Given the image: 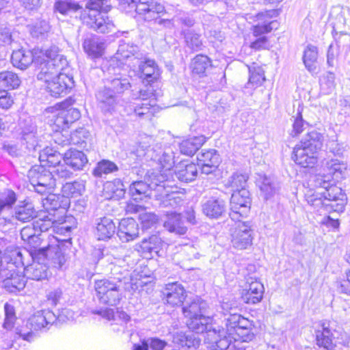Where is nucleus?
<instances>
[{
	"label": "nucleus",
	"mask_w": 350,
	"mask_h": 350,
	"mask_svg": "<svg viewBox=\"0 0 350 350\" xmlns=\"http://www.w3.org/2000/svg\"><path fill=\"white\" fill-rule=\"evenodd\" d=\"M40 162H46L49 164L50 169L55 167L59 163H61V159H63L62 154L51 148H46L40 154Z\"/></svg>",
	"instance_id": "53"
},
{
	"label": "nucleus",
	"mask_w": 350,
	"mask_h": 350,
	"mask_svg": "<svg viewBox=\"0 0 350 350\" xmlns=\"http://www.w3.org/2000/svg\"><path fill=\"white\" fill-rule=\"evenodd\" d=\"M83 48L90 57L96 59L103 55L105 44L96 36H91L84 40Z\"/></svg>",
	"instance_id": "37"
},
{
	"label": "nucleus",
	"mask_w": 350,
	"mask_h": 350,
	"mask_svg": "<svg viewBox=\"0 0 350 350\" xmlns=\"http://www.w3.org/2000/svg\"><path fill=\"white\" fill-rule=\"evenodd\" d=\"M63 194L67 197L81 196L85 191V184L82 180L66 183L62 188Z\"/></svg>",
	"instance_id": "54"
},
{
	"label": "nucleus",
	"mask_w": 350,
	"mask_h": 350,
	"mask_svg": "<svg viewBox=\"0 0 350 350\" xmlns=\"http://www.w3.org/2000/svg\"><path fill=\"white\" fill-rule=\"evenodd\" d=\"M90 137L89 131L84 128H79L73 131L70 137L68 138L65 137L64 139H62V137H64L63 135L60 133H57L55 135V141L57 144L64 146L69 144H82L85 143V141Z\"/></svg>",
	"instance_id": "34"
},
{
	"label": "nucleus",
	"mask_w": 350,
	"mask_h": 350,
	"mask_svg": "<svg viewBox=\"0 0 350 350\" xmlns=\"http://www.w3.org/2000/svg\"><path fill=\"white\" fill-rule=\"evenodd\" d=\"M125 193V187L119 178L109 181L103 185V196L106 199H120Z\"/></svg>",
	"instance_id": "39"
},
{
	"label": "nucleus",
	"mask_w": 350,
	"mask_h": 350,
	"mask_svg": "<svg viewBox=\"0 0 350 350\" xmlns=\"http://www.w3.org/2000/svg\"><path fill=\"white\" fill-rule=\"evenodd\" d=\"M116 225L113 220L108 217H103L96 223V234L98 240H107L113 237L116 232Z\"/></svg>",
	"instance_id": "38"
},
{
	"label": "nucleus",
	"mask_w": 350,
	"mask_h": 350,
	"mask_svg": "<svg viewBox=\"0 0 350 350\" xmlns=\"http://www.w3.org/2000/svg\"><path fill=\"white\" fill-rule=\"evenodd\" d=\"M254 229L250 221H239L231 230L232 246L238 250H245L252 245Z\"/></svg>",
	"instance_id": "19"
},
{
	"label": "nucleus",
	"mask_w": 350,
	"mask_h": 350,
	"mask_svg": "<svg viewBox=\"0 0 350 350\" xmlns=\"http://www.w3.org/2000/svg\"><path fill=\"white\" fill-rule=\"evenodd\" d=\"M21 83L18 76L12 71H3L0 72V88L16 89Z\"/></svg>",
	"instance_id": "51"
},
{
	"label": "nucleus",
	"mask_w": 350,
	"mask_h": 350,
	"mask_svg": "<svg viewBox=\"0 0 350 350\" xmlns=\"http://www.w3.org/2000/svg\"><path fill=\"white\" fill-rule=\"evenodd\" d=\"M118 282H121V290L124 289L133 294L138 289V284L136 281L130 276L128 271L120 273V276H116Z\"/></svg>",
	"instance_id": "60"
},
{
	"label": "nucleus",
	"mask_w": 350,
	"mask_h": 350,
	"mask_svg": "<svg viewBox=\"0 0 350 350\" xmlns=\"http://www.w3.org/2000/svg\"><path fill=\"white\" fill-rule=\"evenodd\" d=\"M164 242L157 235H152L148 239H144L141 243L135 245V250L141 252L146 258L153 257L154 254H159L160 250L164 245Z\"/></svg>",
	"instance_id": "27"
},
{
	"label": "nucleus",
	"mask_w": 350,
	"mask_h": 350,
	"mask_svg": "<svg viewBox=\"0 0 350 350\" xmlns=\"http://www.w3.org/2000/svg\"><path fill=\"white\" fill-rule=\"evenodd\" d=\"M320 88L323 94L332 92L336 88L335 75L332 72H326L319 79Z\"/></svg>",
	"instance_id": "57"
},
{
	"label": "nucleus",
	"mask_w": 350,
	"mask_h": 350,
	"mask_svg": "<svg viewBox=\"0 0 350 350\" xmlns=\"http://www.w3.org/2000/svg\"><path fill=\"white\" fill-rule=\"evenodd\" d=\"M171 148H166L163 152L151 149L146 153V157L156 161L159 170L152 169L146 173L143 181L133 182L129 187V193L133 200L140 199V196L146 194L148 189L154 191V196L161 201L164 207H175L181 201L177 196L176 187L169 185V176L172 175L171 168L174 165L172 156L170 154Z\"/></svg>",
	"instance_id": "1"
},
{
	"label": "nucleus",
	"mask_w": 350,
	"mask_h": 350,
	"mask_svg": "<svg viewBox=\"0 0 350 350\" xmlns=\"http://www.w3.org/2000/svg\"><path fill=\"white\" fill-rule=\"evenodd\" d=\"M93 314L100 315L102 318L108 321L111 319H118L124 323H128L131 320L130 316L123 310H116V313L113 309L105 308L102 310H95L92 311Z\"/></svg>",
	"instance_id": "49"
},
{
	"label": "nucleus",
	"mask_w": 350,
	"mask_h": 350,
	"mask_svg": "<svg viewBox=\"0 0 350 350\" xmlns=\"http://www.w3.org/2000/svg\"><path fill=\"white\" fill-rule=\"evenodd\" d=\"M167 219L164 221L163 226L169 232L176 234H185L187 228L184 225V222L180 214L170 213L167 214Z\"/></svg>",
	"instance_id": "36"
},
{
	"label": "nucleus",
	"mask_w": 350,
	"mask_h": 350,
	"mask_svg": "<svg viewBox=\"0 0 350 350\" xmlns=\"http://www.w3.org/2000/svg\"><path fill=\"white\" fill-rule=\"evenodd\" d=\"M118 68L112 66L109 72L113 73L114 77L107 79L105 86L99 90L96 95L100 107L105 111L110 112L117 105L116 94H122L131 87L129 77L120 72H116Z\"/></svg>",
	"instance_id": "6"
},
{
	"label": "nucleus",
	"mask_w": 350,
	"mask_h": 350,
	"mask_svg": "<svg viewBox=\"0 0 350 350\" xmlns=\"http://www.w3.org/2000/svg\"><path fill=\"white\" fill-rule=\"evenodd\" d=\"M70 169L68 165L66 164L64 161L57 165L55 167L51 168V170L56 182L59 179L70 178L73 174Z\"/></svg>",
	"instance_id": "61"
},
{
	"label": "nucleus",
	"mask_w": 350,
	"mask_h": 350,
	"mask_svg": "<svg viewBox=\"0 0 350 350\" xmlns=\"http://www.w3.org/2000/svg\"><path fill=\"white\" fill-rule=\"evenodd\" d=\"M36 210L31 203L19 204L14 208L12 217L21 222H27L35 217H37Z\"/></svg>",
	"instance_id": "44"
},
{
	"label": "nucleus",
	"mask_w": 350,
	"mask_h": 350,
	"mask_svg": "<svg viewBox=\"0 0 350 350\" xmlns=\"http://www.w3.org/2000/svg\"><path fill=\"white\" fill-rule=\"evenodd\" d=\"M139 72H141L140 77L146 80L148 83L157 80L160 75L159 69L154 60L147 59L137 64Z\"/></svg>",
	"instance_id": "35"
},
{
	"label": "nucleus",
	"mask_w": 350,
	"mask_h": 350,
	"mask_svg": "<svg viewBox=\"0 0 350 350\" xmlns=\"http://www.w3.org/2000/svg\"><path fill=\"white\" fill-rule=\"evenodd\" d=\"M277 14L276 10H271L257 14L256 21L258 24L253 27L254 36H260L262 34L270 32L273 29H276L278 23L275 20L271 18L275 16Z\"/></svg>",
	"instance_id": "23"
},
{
	"label": "nucleus",
	"mask_w": 350,
	"mask_h": 350,
	"mask_svg": "<svg viewBox=\"0 0 350 350\" xmlns=\"http://www.w3.org/2000/svg\"><path fill=\"white\" fill-rule=\"evenodd\" d=\"M46 113L51 125L57 133L60 130H65L69 128L70 124L78 120L81 117L79 110L76 108L66 107V103L57 104L53 107H49Z\"/></svg>",
	"instance_id": "11"
},
{
	"label": "nucleus",
	"mask_w": 350,
	"mask_h": 350,
	"mask_svg": "<svg viewBox=\"0 0 350 350\" xmlns=\"http://www.w3.org/2000/svg\"><path fill=\"white\" fill-rule=\"evenodd\" d=\"M36 249L29 251L26 249L15 248L10 250L5 256L6 259H15L22 261L23 273L27 279L34 280H41L47 278L48 269L46 263L42 259H36L33 258L36 254Z\"/></svg>",
	"instance_id": "8"
},
{
	"label": "nucleus",
	"mask_w": 350,
	"mask_h": 350,
	"mask_svg": "<svg viewBox=\"0 0 350 350\" xmlns=\"http://www.w3.org/2000/svg\"><path fill=\"white\" fill-rule=\"evenodd\" d=\"M350 335L340 327L334 329L329 324H323V330L317 333V343L326 350H332L336 344L346 345L349 342Z\"/></svg>",
	"instance_id": "15"
},
{
	"label": "nucleus",
	"mask_w": 350,
	"mask_h": 350,
	"mask_svg": "<svg viewBox=\"0 0 350 350\" xmlns=\"http://www.w3.org/2000/svg\"><path fill=\"white\" fill-rule=\"evenodd\" d=\"M36 126L30 121L29 124L22 129V137L29 148H35L37 145Z\"/></svg>",
	"instance_id": "58"
},
{
	"label": "nucleus",
	"mask_w": 350,
	"mask_h": 350,
	"mask_svg": "<svg viewBox=\"0 0 350 350\" xmlns=\"http://www.w3.org/2000/svg\"><path fill=\"white\" fill-rule=\"evenodd\" d=\"M43 62L40 63V72L38 79L45 82L46 89L52 96L59 97L67 94L72 87V77L64 72L67 68L68 61L59 53L55 46L41 51Z\"/></svg>",
	"instance_id": "2"
},
{
	"label": "nucleus",
	"mask_w": 350,
	"mask_h": 350,
	"mask_svg": "<svg viewBox=\"0 0 350 350\" xmlns=\"http://www.w3.org/2000/svg\"><path fill=\"white\" fill-rule=\"evenodd\" d=\"M250 78L247 83V88H256L265 81V71L260 66L253 64L249 67Z\"/></svg>",
	"instance_id": "48"
},
{
	"label": "nucleus",
	"mask_w": 350,
	"mask_h": 350,
	"mask_svg": "<svg viewBox=\"0 0 350 350\" xmlns=\"http://www.w3.org/2000/svg\"><path fill=\"white\" fill-rule=\"evenodd\" d=\"M334 178L327 171L323 170L321 167L319 172L312 177V185L317 188H322L325 191L330 187Z\"/></svg>",
	"instance_id": "52"
},
{
	"label": "nucleus",
	"mask_w": 350,
	"mask_h": 350,
	"mask_svg": "<svg viewBox=\"0 0 350 350\" xmlns=\"http://www.w3.org/2000/svg\"><path fill=\"white\" fill-rule=\"evenodd\" d=\"M63 160L73 170H80L88 163L86 155L81 151L69 149L63 157Z\"/></svg>",
	"instance_id": "33"
},
{
	"label": "nucleus",
	"mask_w": 350,
	"mask_h": 350,
	"mask_svg": "<svg viewBox=\"0 0 350 350\" xmlns=\"http://www.w3.org/2000/svg\"><path fill=\"white\" fill-rule=\"evenodd\" d=\"M293 159L301 167H312L318 162V152L297 144L293 150Z\"/></svg>",
	"instance_id": "24"
},
{
	"label": "nucleus",
	"mask_w": 350,
	"mask_h": 350,
	"mask_svg": "<svg viewBox=\"0 0 350 350\" xmlns=\"http://www.w3.org/2000/svg\"><path fill=\"white\" fill-rule=\"evenodd\" d=\"M4 311L5 318L3 323V327L7 331H11L14 327L17 319L15 309L13 306L6 303L4 305Z\"/></svg>",
	"instance_id": "59"
},
{
	"label": "nucleus",
	"mask_w": 350,
	"mask_h": 350,
	"mask_svg": "<svg viewBox=\"0 0 350 350\" xmlns=\"http://www.w3.org/2000/svg\"><path fill=\"white\" fill-rule=\"evenodd\" d=\"M23 262L15 259H1L0 265V280L4 287L11 293L23 289L26 284V276L23 273Z\"/></svg>",
	"instance_id": "9"
},
{
	"label": "nucleus",
	"mask_w": 350,
	"mask_h": 350,
	"mask_svg": "<svg viewBox=\"0 0 350 350\" xmlns=\"http://www.w3.org/2000/svg\"><path fill=\"white\" fill-rule=\"evenodd\" d=\"M156 96L151 85L139 90V99L126 109L128 115L133 113L139 118H150L157 111Z\"/></svg>",
	"instance_id": "13"
},
{
	"label": "nucleus",
	"mask_w": 350,
	"mask_h": 350,
	"mask_svg": "<svg viewBox=\"0 0 350 350\" xmlns=\"http://www.w3.org/2000/svg\"><path fill=\"white\" fill-rule=\"evenodd\" d=\"M187 319L188 328L196 334H206L205 338L216 336L221 332L219 326L208 312V304L199 297L192 299L182 308Z\"/></svg>",
	"instance_id": "3"
},
{
	"label": "nucleus",
	"mask_w": 350,
	"mask_h": 350,
	"mask_svg": "<svg viewBox=\"0 0 350 350\" xmlns=\"http://www.w3.org/2000/svg\"><path fill=\"white\" fill-rule=\"evenodd\" d=\"M317 47L311 44H308L304 51L303 62L306 68L310 72H314L317 70Z\"/></svg>",
	"instance_id": "47"
},
{
	"label": "nucleus",
	"mask_w": 350,
	"mask_h": 350,
	"mask_svg": "<svg viewBox=\"0 0 350 350\" xmlns=\"http://www.w3.org/2000/svg\"><path fill=\"white\" fill-rule=\"evenodd\" d=\"M28 177L36 192L44 193L56 186V182L51 169L43 165L33 166L28 172Z\"/></svg>",
	"instance_id": "18"
},
{
	"label": "nucleus",
	"mask_w": 350,
	"mask_h": 350,
	"mask_svg": "<svg viewBox=\"0 0 350 350\" xmlns=\"http://www.w3.org/2000/svg\"><path fill=\"white\" fill-rule=\"evenodd\" d=\"M118 170V167L115 163L103 159L97 163L93 170V174L96 177L101 178L103 175H107Z\"/></svg>",
	"instance_id": "55"
},
{
	"label": "nucleus",
	"mask_w": 350,
	"mask_h": 350,
	"mask_svg": "<svg viewBox=\"0 0 350 350\" xmlns=\"http://www.w3.org/2000/svg\"><path fill=\"white\" fill-rule=\"evenodd\" d=\"M138 46L137 45L127 43H121L119 45L116 53L113 55L111 62L113 64L115 62H120V64L126 66L133 70H135L137 64L139 63L138 55Z\"/></svg>",
	"instance_id": "22"
},
{
	"label": "nucleus",
	"mask_w": 350,
	"mask_h": 350,
	"mask_svg": "<svg viewBox=\"0 0 350 350\" xmlns=\"http://www.w3.org/2000/svg\"><path fill=\"white\" fill-rule=\"evenodd\" d=\"M57 220L55 215L50 213H39L37 219L31 225L27 226L21 230V239L32 247L40 244V234L51 228L54 229V224Z\"/></svg>",
	"instance_id": "10"
},
{
	"label": "nucleus",
	"mask_w": 350,
	"mask_h": 350,
	"mask_svg": "<svg viewBox=\"0 0 350 350\" xmlns=\"http://www.w3.org/2000/svg\"><path fill=\"white\" fill-rule=\"evenodd\" d=\"M117 235L122 242L135 239L139 236L138 224L133 218L122 219L119 224Z\"/></svg>",
	"instance_id": "29"
},
{
	"label": "nucleus",
	"mask_w": 350,
	"mask_h": 350,
	"mask_svg": "<svg viewBox=\"0 0 350 350\" xmlns=\"http://www.w3.org/2000/svg\"><path fill=\"white\" fill-rule=\"evenodd\" d=\"M36 259H42L47 267L57 270L64 268L66 258L57 239H53L46 247H42L36 250L33 256Z\"/></svg>",
	"instance_id": "14"
},
{
	"label": "nucleus",
	"mask_w": 350,
	"mask_h": 350,
	"mask_svg": "<svg viewBox=\"0 0 350 350\" xmlns=\"http://www.w3.org/2000/svg\"><path fill=\"white\" fill-rule=\"evenodd\" d=\"M323 142V135L321 133L312 130L305 135L299 144L305 146L306 149L310 148L318 152V150L322 148Z\"/></svg>",
	"instance_id": "45"
},
{
	"label": "nucleus",
	"mask_w": 350,
	"mask_h": 350,
	"mask_svg": "<svg viewBox=\"0 0 350 350\" xmlns=\"http://www.w3.org/2000/svg\"><path fill=\"white\" fill-rule=\"evenodd\" d=\"M210 66V59L207 56L203 55H196L191 63L193 73L198 75H204L206 70Z\"/></svg>",
	"instance_id": "56"
},
{
	"label": "nucleus",
	"mask_w": 350,
	"mask_h": 350,
	"mask_svg": "<svg viewBox=\"0 0 350 350\" xmlns=\"http://www.w3.org/2000/svg\"><path fill=\"white\" fill-rule=\"evenodd\" d=\"M17 200L15 192L11 189H5L0 191V215H2L5 219V214L9 212Z\"/></svg>",
	"instance_id": "46"
},
{
	"label": "nucleus",
	"mask_w": 350,
	"mask_h": 350,
	"mask_svg": "<svg viewBox=\"0 0 350 350\" xmlns=\"http://www.w3.org/2000/svg\"><path fill=\"white\" fill-rule=\"evenodd\" d=\"M308 204L319 215L333 212H342L344 209L346 196L341 188L333 185L323 193L313 192L309 189L305 193Z\"/></svg>",
	"instance_id": "4"
},
{
	"label": "nucleus",
	"mask_w": 350,
	"mask_h": 350,
	"mask_svg": "<svg viewBox=\"0 0 350 350\" xmlns=\"http://www.w3.org/2000/svg\"><path fill=\"white\" fill-rule=\"evenodd\" d=\"M227 332L230 337L233 338L232 345L226 350H245L243 342H248L254 338V324L252 321L245 318L241 314H230L226 318Z\"/></svg>",
	"instance_id": "7"
},
{
	"label": "nucleus",
	"mask_w": 350,
	"mask_h": 350,
	"mask_svg": "<svg viewBox=\"0 0 350 350\" xmlns=\"http://www.w3.org/2000/svg\"><path fill=\"white\" fill-rule=\"evenodd\" d=\"M264 286L257 280L249 283L248 288L243 291L242 299L245 304H256L259 303L263 297Z\"/></svg>",
	"instance_id": "31"
},
{
	"label": "nucleus",
	"mask_w": 350,
	"mask_h": 350,
	"mask_svg": "<svg viewBox=\"0 0 350 350\" xmlns=\"http://www.w3.org/2000/svg\"><path fill=\"white\" fill-rule=\"evenodd\" d=\"M256 185L260 191V196L266 200L272 198L278 191V183L270 176L258 174Z\"/></svg>",
	"instance_id": "32"
},
{
	"label": "nucleus",
	"mask_w": 350,
	"mask_h": 350,
	"mask_svg": "<svg viewBox=\"0 0 350 350\" xmlns=\"http://www.w3.org/2000/svg\"><path fill=\"white\" fill-rule=\"evenodd\" d=\"M225 326V328L221 327V332L216 336H210L208 338H204V340H207V342L212 345L215 344L217 350L228 349L230 345L233 343V341H232L233 338L229 336L226 324Z\"/></svg>",
	"instance_id": "40"
},
{
	"label": "nucleus",
	"mask_w": 350,
	"mask_h": 350,
	"mask_svg": "<svg viewBox=\"0 0 350 350\" xmlns=\"http://www.w3.org/2000/svg\"><path fill=\"white\" fill-rule=\"evenodd\" d=\"M33 53L23 49L14 51L11 57L12 65L21 70L26 69L33 63Z\"/></svg>",
	"instance_id": "41"
},
{
	"label": "nucleus",
	"mask_w": 350,
	"mask_h": 350,
	"mask_svg": "<svg viewBox=\"0 0 350 350\" xmlns=\"http://www.w3.org/2000/svg\"><path fill=\"white\" fill-rule=\"evenodd\" d=\"M218 164L219 155L215 150H203L198 155V165L201 168L202 172L205 174H209L214 172Z\"/></svg>",
	"instance_id": "28"
},
{
	"label": "nucleus",
	"mask_w": 350,
	"mask_h": 350,
	"mask_svg": "<svg viewBox=\"0 0 350 350\" xmlns=\"http://www.w3.org/2000/svg\"><path fill=\"white\" fill-rule=\"evenodd\" d=\"M226 202L221 198L212 197L202 205L203 213L210 218H219L226 211Z\"/></svg>",
	"instance_id": "30"
},
{
	"label": "nucleus",
	"mask_w": 350,
	"mask_h": 350,
	"mask_svg": "<svg viewBox=\"0 0 350 350\" xmlns=\"http://www.w3.org/2000/svg\"><path fill=\"white\" fill-rule=\"evenodd\" d=\"M109 10L108 0H88L80 18L84 24L98 32L109 33L115 28L113 21L107 16Z\"/></svg>",
	"instance_id": "5"
},
{
	"label": "nucleus",
	"mask_w": 350,
	"mask_h": 350,
	"mask_svg": "<svg viewBox=\"0 0 350 350\" xmlns=\"http://www.w3.org/2000/svg\"><path fill=\"white\" fill-rule=\"evenodd\" d=\"M94 289L97 298L102 304L116 306L122 297L121 282H118L116 276L96 280Z\"/></svg>",
	"instance_id": "12"
},
{
	"label": "nucleus",
	"mask_w": 350,
	"mask_h": 350,
	"mask_svg": "<svg viewBox=\"0 0 350 350\" xmlns=\"http://www.w3.org/2000/svg\"><path fill=\"white\" fill-rule=\"evenodd\" d=\"M163 294L166 304L173 307L181 306L186 298V291L177 282L166 284Z\"/></svg>",
	"instance_id": "25"
},
{
	"label": "nucleus",
	"mask_w": 350,
	"mask_h": 350,
	"mask_svg": "<svg viewBox=\"0 0 350 350\" xmlns=\"http://www.w3.org/2000/svg\"><path fill=\"white\" fill-rule=\"evenodd\" d=\"M55 9L62 14H68L72 12H77L83 10L82 6L78 3L68 2V1H58L55 5Z\"/></svg>",
	"instance_id": "62"
},
{
	"label": "nucleus",
	"mask_w": 350,
	"mask_h": 350,
	"mask_svg": "<svg viewBox=\"0 0 350 350\" xmlns=\"http://www.w3.org/2000/svg\"><path fill=\"white\" fill-rule=\"evenodd\" d=\"M251 200L247 189L232 193L230 200V217L232 220H238L240 217H245L250 211Z\"/></svg>",
	"instance_id": "21"
},
{
	"label": "nucleus",
	"mask_w": 350,
	"mask_h": 350,
	"mask_svg": "<svg viewBox=\"0 0 350 350\" xmlns=\"http://www.w3.org/2000/svg\"><path fill=\"white\" fill-rule=\"evenodd\" d=\"M42 205L44 211L40 213H50L55 215V219L57 220L54 224V230L57 232L66 235L71 230L72 226L67 225L63 215L64 213V209L61 208V203L59 202V197L53 193H49V195L42 200Z\"/></svg>",
	"instance_id": "16"
},
{
	"label": "nucleus",
	"mask_w": 350,
	"mask_h": 350,
	"mask_svg": "<svg viewBox=\"0 0 350 350\" xmlns=\"http://www.w3.org/2000/svg\"><path fill=\"white\" fill-rule=\"evenodd\" d=\"M56 321V314L50 310H38L29 319V323L34 330L49 329Z\"/></svg>",
	"instance_id": "26"
},
{
	"label": "nucleus",
	"mask_w": 350,
	"mask_h": 350,
	"mask_svg": "<svg viewBox=\"0 0 350 350\" xmlns=\"http://www.w3.org/2000/svg\"><path fill=\"white\" fill-rule=\"evenodd\" d=\"M205 142L206 137L204 135L187 139L179 144L180 151L183 154L191 156L194 154Z\"/></svg>",
	"instance_id": "43"
},
{
	"label": "nucleus",
	"mask_w": 350,
	"mask_h": 350,
	"mask_svg": "<svg viewBox=\"0 0 350 350\" xmlns=\"http://www.w3.org/2000/svg\"><path fill=\"white\" fill-rule=\"evenodd\" d=\"M187 45L193 50H200L202 42L200 38V36L193 31L188 30L183 32Z\"/></svg>",
	"instance_id": "63"
},
{
	"label": "nucleus",
	"mask_w": 350,
	"mask_h": 350,
	"mask_svg": "<svg viewBox=\"0 0 350 350\" xmlns=\"http://www.w3.org/2000/svg\"><path fill=\"white\" fill-rule=\"evenodd\" d=\"M122 9L135 8L137 14L144 16L146 21L157 19L158 15L164 12V6L154 0H120Z\"/></svg>",
	"instance_id": "17"
},
{
	"label": "nucleus",
	"mask_w": 350,
	"mask_h": 350,
	"mask_svg": "<svg viewBox=\"0 0 350 350\" xmlns=\"http://www.w3.org/2000/svg\"><path fill=\"white\" fill-rule=\"evenodd\" d=\"M173 148H176V145H173V147H165L163 149L161 148H158L156 151L159 152V151H163L166 148H171V151L170 154L172 156L173 161H174V152L173 151ZM174 165V164L173 165ZM172 166V167H173ZM171 173L172 176H169V185H170V179L173 178L174 174L177 177V178L182 182H191L196 179L198 174V166L189 161H183L180 162L178 165L175 166V169L174 172H172V168H171Z\"/></svg>",
	"instance_id": "20"
},
{
	"label": "nucleus",
	"mask_w": 350,
	"mask_h": 350,
	"mask_svg": "<svg viewBox=\"0 0 350 350\" xmlns=\"http://www.w3.org/2000/svg\"><path fill=\"white\" fill-rule=\"evenodd\" d=\"M323 171H327L329 174L336 180H339L343 177V175L347 170V164L340 161L338 159H331L323 163Z\"/></svg>",
	"instance_id": "42"
},
{
	"label": "nucleus",
	"mask_w": 350,
	"mask_h": 350,
	"mask_svg": "<svg viewBox=\"0 0 350 350\" xmlns=\"http://www.w3.org/2000/svg\"><path fill=\"white\" fill-rule=\"evenodd\" d=\"M78 316L77 312H75L73 310L68 308H62L58 315H56L57 323H66L69 321H73Z\"/></svg>",
	"instance_id": "64"
},
{
	"label": "nucleus",
	"mask_w": 350,
	"mask_h": 350,
	"mask_svg": "<svg viewBox=\"0 0 350 350\" xmlns=\"http://www.w3.org/2000/svg\"><path fill=\"white\" fill-rule=\"evenodd\" d=\"M247 178L248 177L245 174L236 172L229 177L225 185L230 188L233 193L238 192L242 189H246Z\"/></svg>",
	"instance_id": "50"
}]
</instances>
